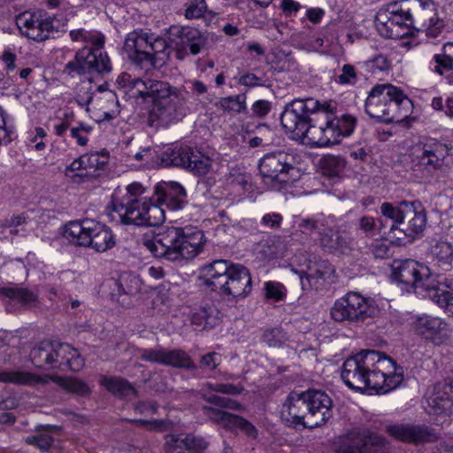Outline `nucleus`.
I'll list each match as a JSON object with an SVG mask.
<instances>
[{
	"label": "nucleus",
	"instance_id": "1",
	"mask_svg": "<svg viewBox=\"0 0 453 453\" xmlns=\"http://www.w3.org/2000/svg\"><path fill=\"white\" fill-rule=\"evenodd\" d=\"M280 122L293 137L306 138L316 147L339 144L357 125L350 114H339L335 102L314 98L294 99L285 106Z\"/></svg>",
	"mask_w": 453,
	"mask_h": 453
},
{
	"label": "nucleus",
	"instance_id": "2",
	"mask_svg": "<svg viewBox=\"0 0 453 453\" xmlns=\"http://www.w3.org/2000/svg\"><path fill=\"white\" fill-rule=\"evenodd\" d=\"M119 91L128 99L142 98L153 103L149 112L148 125L166 127L179 121L185 114V97L173 90L168 83L157 80L132 78L123 73L117 80Z\"/></svg>",
	"mask_w": 453,
	"mask_h": 453
},
{
	"label": "nucleus",
	"instance_id": "3",
	"mask_svg": "<svg viewBox=\"0 0 453 453\" xmlns=\"http://www.w3.org/2000/svg\"><path fill=\"white\" fill-rule=\"evenodd\" d=\"M142 242L155 257L177 261L197 256L203 250L205 239L203 232L196 227L167 225L160 227L152 238L145 234Z\"/></svg>",
	"mask_w": 453,
	"mask_h": 453
},
{
	"label": "nucleus",
	"instance_id": "4",
	"mask_svg": "<svg viewBox=\"0 0 453 453\" xmlns=\"http://www.w3.org/2000/svg\"><path fill=\"white\" fill-rule=\"evenodd\" d=\"M401 10L400 14L388 16L385 13H379L376 19L379 31L385 37L399 38L406 33L404 29L414 27L423 30L427 37L436 38L443 31L445 21L437 17L436 8L433 2L418 1L413 10Z\"/></svg>",
	"mask_w": 453,
	"mask_h": 453
},
{
	"label": "nucleus",
	"instance_id": "5",
	"mask_svg": "<svg viewBox=\"0 0 453 453\" xmlns=\"http://www.w3.org/2000/svg\"><path fill=\"white\" fill-rule=\"evenodd\" d=\"M385 365H390V363L383 359L382 352L363 349L344 361L341 377L349 388L356 391L379 388L383 383L381 372Z\"/></svg>",
	"mask_w": 453,
	"mask_h": 453
},
{
	"label": "nucleus",
	"instance_id": "6",
	"mask_svg": "<svg viewBox=\"0 0 453 453\" xmlns=\"http://www.w3.org/2000/svg\"><path fill=\"white\" fill-rule=\"evenodd\" d=\"M204 284L227 297H245L252 288L250 271L242 265L218 259L203 265Z\"/></svg>",
	"mask_w": 453,
	"mask_h": 453
},
{
	"label": "nucleus",
	"instance_id": "7",
	"mask_svg": "<svg viewBox=\"0 0 453 453\" xmlns=\"http://www.w3.org/2000/svg\"><path fill=\"white\" fill-rule=\"evenodd\" d=\"M365 112L380 122H402L411 113L412 102L403 92L391 84H379L366 98Z\"/></svg>",
	"mask_w": 453,
	"mask_h": 453
},
{
	"label": "nucleus",
	"instance_id": "8",
	"mask_svg": "<svg viewBox=\"0 0 453 453\" xmlns=\"http://www.w3.org/2000/svg\"><path fill=\"white\" fill-rule=\"evenodd\" d=\"M70 37L75 42H90L95 48L84 47L76 53L74 59L65 65V72H67L68 74L75 73L80 75L88 73L93 70L97 73L111 72L110 58L101 51V48L104 43V37L101 34L81 28L72 30Z\"/></svg>",
	"mask_w": 453,
	"mask_h": 453
},
{
	"label": "nucleus",
	"instance_id": "9",
	"mask_svg": "<svg viewBox=\"0 0 453 453\" xmlns=\"http://www.w3.org/2000/svg\"><path fill=\"white\" fill-rule=\"evenodd\" d=\"M63 235L78 246H91L98 252L109 250L113 235L109 228L91 219L71 221L65 225Z\"/></svg>",
	"mask_w": 453,
	"mask_h": 453
},
{
	"label": "nucleus",
	"instance_id": "10",
	"mask_svg": "<svg viewBox=\"0 0 453 453\" xmlns=\"http://www.w3.org/2000/svg\"><path fill=\"white\" fill-rule=\"evenodd\" d=\"M115 212H118L121 223L138 226H156L165 221L164 210L150 199L135 198L115 203Z\"/></svg>",
	"mask_w": 453,
	"mask_h": 453
},
{
	"label": "nucleus",
	"instance_id": "11",
	"mask_svg": "<svg viewBox=\"0 0 453 453\" xmlns=\"http://www.w3.org/2000/svg\"><path fill=\"white\" fill-rule=\"evenodd\" d=\"M393 278L399 283L410 289H421L428 292V296L439 288L438 281L441 280L442 275H433L428 267L418 263L415 260L408 259L398 262L393 269Z\"/></svg>",
	"mask_w": 453,
	"mask_h": 453
},
{
	"label": "nucleus",
	"instance_id": "12",
	"mask_svg": "<svg viewBox=\"0 0 453 453\" xmlns=\"http://www.w3.org/2000/svg\"><path fill=\"white\" fill-rule=\"evenodd\" d=\"M161 162L165 166L181 167L196 176L207 174L212 166L211 158L202 151L181 145L166 148L161 154Z\"/></svg>",
	"mask_w": 453,
	"mask_h": 453
},
{
	"label": "nucleus",
	"instance_id": "13",
	"mask_svg": "<svg viewBox=\"0 0 453 453\" xmlns=\"http://www.w3.org/2000/svg\"><path fill=\"white\" fill-rule=\"evenodd\" d=\"M294 156L283 150L265 154L258 163V169L265 185L274 190L286 187L289 172L294 170Z\"/></svg>",
	"mask_w": 453,
	"mask_h": 453
},
{
	"label": "nucleus",
	"instance_id": "14",
	"mask_svg": "<svg viewBox=\"0 0 453 453\" xmlns=\"http://www.w3.org/2000/svg\"><path fill=\"white\" fill-rule=\"evenodd\" d=\"M372 301L358 292H348L337 299L331 308L330 314L336 322H363L376 313Z\"/></svg>",
	"mask_w": 453,
	"mask_h": 453
},
{
	"label": "nucleus",
	"instance_id": "15",
	"mask_svg": "<svg viewBox=\"0 0 453 453\" xmlns=\"http://www.w3.org/2000/svg\"><path fill=\"white\" fill-rule=\"evenodd\" d=\"M49 380H54L65 390L81 396L88 395L91 392L89 387L84 381L74 377H42L26 372L0 371V382L3 383L30 386L36 384H45L49 381Z\"/></svg>",
	"mask_w": 453,
	"mask_h": 453
},
{
	"label": "nucleus",
	"instance_id": "16",
	"mask_svg": "<svg viewBox=\"0 0 453 453\" xmlns=\"http://www.w3.org/2000/svg\"><path fill=\"white\" fill-rule=\"evenodd\" d=\"M384 437L368 429L354 428L341 439L338 453H386Z\"/></svg>",
	"mask_w": 453,
	"mask_h": 453
},
{
	"label": "nucleus",
	"instance_id": "17",
	"mask_svg": "<svg viewBox=\"0 0 453 453\" xmlns=\"http://www.w3.org/2000/svg\"><path fill=\"white\" fill-rule=\"evenodd\" d=\"M169 47L176 51V57L183 59L188 51L197 55L207 43V37L193 27L171 26L168 30Z\"/></svg>",
	"mask_w": 453,
	"mask_h": 453
},
{
	"label": "nucleus",
	"instance_id": "18",
	"mask_svg": "<svg viewBox=\"0 0 453 453\" xmlns=\"http://www.w3.org/2000/svg\"><path fill=\"white\" fill-rule=\"evenodd\" d=\"M138 352L142 361L191 371H195L198 367L191 357L180 349H168L157 347L155 349H139Z\"/></svg>",
	"mask_w": 453,
	"mask_h": 453
},
{
	"label": "nucleus",
	"instance_id": "19",
	"mask_svg": "<svg viewBox=\"0 0 453 453\" xmlns=\"http://www.w3.org/2000/svg\"><path fill=\"white\" fill-rule=\"evenodd\" d=\"M304 393L308 404L307 428L323 426L332 417V399L320 390H308Z\"/></svg>",
	"mask_w": 453,
	"mask_h": 453
},
{
	"label": "nucleus",
	"instance_id": "20",
	"mask_svg": "<svg viewBox=\"0 0 453 453\" xmlns=\"http://www.w3.org/2000/svg\"><path fill=\"white\" fill-rule=\"evenodd\" d=\"M300 277L303 290L323 289L331 280L334 267L327 260H318L311 263L306 272L294 271Z\"/></svg>",
	"mask_w": 453,
	"mask_h": 453
},
{
	"label": "nucleus",
	"instance_id": "21",
	"mask_svg": "<svg viewBox=\"0 0 453 453\" xmlns=\"http://www.w3.org/2000/svg\"><path fill=\"white\" fill-rule=\"evenodd\" d=\"M16 25L23 35L37 42L47 40L54 28L50 19H40L30 12L19 14L16 17Z\"/></svg>",
	"mask_w": 453,
	"mask_h": 453
},
{
	"label": "nucleus",
	"instance_id": "22",
	"mask_svg": "<svg viewBox=\"0 0 453 453\" xmlns=\"http://www.w3.org/2000/svg\"><path fill=\"white\" fill-rule=\"evenodd\" d=\"M308 404L305 393L292 392L288 395L281 410V418L289 427L307 428Z\"/></svg>",
	"mask_w": 453,
	"mask_h": 453
},
{
	"label": "nucleus",
	"instance_id": "23",
	"mask_svg": "<svg viewBox=\"0 0 453 453\" xmlns=\"http://www.w3.org/2000/svg\"><path fill=\"white\" fill-rule=\"evenodd\" d=\"M387 432L397 441L414 444L433 442L438 439L437 434L425 425H391L387 427Z\"/></svg>",
	"mask_w": 453,
	"mask_h": 453
},
{
	"label": "nucleus",
	"instance_id": "24",
	"mask_svg": "<svg viewBox=\"0 0 453 453\" xmlns=\"http://www.w3.org/2000/svg\"><path fill=\"white\" fill-rule=\"evenodd\" d=\"M51 356V369L79 372L85 364L79 351L67 343H53Z\"/></svg>",
	"mask_w": 453,
	"mask_h": 453
},
{
	"label": "nucleus",
	"instance_id": "25",
	"mask_svg": "<svg viewBox=\"0 0 453 453\" xmlns=\"http://www.w3.org/2000/svg\"><path fill=\"white\" fill-rule=\"evenodd\" d=\"M448 155V148L444 143L434 142L418 146L412 152V160L429 170L437 169Z\"/></svg>",
	"mask_w": 453,
	"mask_h": 453
},
{
	"label": "nucleus",
	"instance_id": "26",
	"mask_svg": "<svg viewBox=\"0 0 453 453\" xmlns=\"http://www.w3.org/2000/svg\"><path fill=\"white\" fill-rule=\"evenodd\" d=\"M208 446L202 437L193 434H170L165 442V453H200Z\"/></svg>",
	"mask_w": 453,
	"mask_h": 453
},
{
	"label": "nucleus",
	"instance_id": "27",
	"mask_svg": "<svg viewBox=\"0 0 453 453\" xmlns=\"http://www.w3.org/2000/svg\"><path fill=\"white\" fill-rule=\"evenodd\" d=\"M150 39H153V35L131 33L126 38L123 50L130 60L138 64L150 61Z\"/></svg>",
	"mask_w": 453,
	"mask_h": 453
},
{
	"label": "nucleus",
	"instance_id": "28",
	"mask_svg": "<svg viewBox=\"0 0 453 453\" xmlns=\"http://www.w3.org/2000/svg\"><path fill=\"white\" fill-rule=\"evenodd\" d=\"M402 204L407 207V210L413 211L411 214H406L408 219L406 225L400 231L403 232L405 236L415 238L423 232L426 225V214L419 201L407 202L403 201Z\"/></svg>",
	"mask_w": 453,
	"mask_h": 453
},
{
	"label": "nucleus",
	"instance_id": "29",
	"mask_svg": "<svg viewBox=\"0 0 453 453\" xmlns=\"http://www.w3.org/2000/svg\"><path fill=\"white\" fill-rule=\"evenodd\" d=\"M320 247L329 253H344L352 249V241L348 234L334 231L327 226L319 238Z\"/></svg>",
	"mask_w": 453,
	"mask_h": 453
},
{
	"label": "nucleus",
	"instance_id": "30",
	"mask_svg": "<svg viewBox=\"0 0 453 453\" xmlns=\"http://www.w3.org/2000/svg\"><path fill=\"white\" fill-rule=\"evenodd\" d=\"M445 327L446 323L441 319L427 315L417 318L413 323V328L417 334L436 343L441 339L440 334Z\"/></svg>",
	"mask_w": 453,
	"mask_h": 453
},
{
	"label": "nucleus",
	"instance_id": "31",
	"mask_svg": "<svg viewBox=\"0 0 453 453\" xmlns=\"http://www.w3.org/2000/svg\"><path fill=\"white\" fill-rule=\"evenodd\" d=\"M156 193L159 196L158 200L173 210L181 209L185 203L186 191L178 182L171 181L157 186Z\"/></svg>",
	"mask_w": 453,
	"mask_h": 453
},
{
	"label": "nucleus",
	"instance_id": "32",
	"mask_svg": "<svg viewBox=\"0 0 453 453\" xmlns=\"http://www.w3.org/2000/svg\"><path fill=\"white\" fill-rule=\"evenodd\" d=\"M383 359L388 360L390 365H384V372H381L383 383L379 388H371V390H374L377 393H387L398 387L403 380V373L397 372L395 361L384 353Z\"/></svg>",
	"mask_w": 453,
	"mask_h": 453
},
{
	"label": "nucleus",
	"instance_id": "33",
	"mask_svg": "<svg viewBox=\"0 0 453 453\" xmlns=\"http://www.w3.org/2000/svg\"><path fill=\"white\" fill-rule=\"evenodd\" d=\"M438 283L439 288L430 294V299L453 315V279L443 276Z\"/></svg>",
	"mask_w": 453,
	"mask_h": 453
},
{
	"label": "nucleus",
	"instance_id": "34",
	"mask_svg": "<svg viewBox=\"0 0 453 453\" xmlns=\"http://www.w3.org/2000/svg\"><path fill=\"white\" fill-rule=\"evenodd\" d=\"M432 257L436 265L444 271L453 268V246L450 242L439 240L430 247Z\"/></svg>",
	"mask_w": 453,
	"mask_h": 453
},
{
	"label": "nucleus",
	"instance_id": "35",
	"mask_svg": "<svg viewBox=\"0 0 453 453\" xmlns=\"http://www.w3.org/2000/svg\"><path fill=\"white\" fill-rule=\"evenodd\" d=\"M0 295L23 306L32 305L38 300V296L35 293L27 288H19L17 286L1 288Z\"/></svg>",
	"mask_w": 453,
	"mask_h": 453
},
{
	"label": "nucleus",
	"instance_id": "36",
	"mask_svg": "<svg viewBox=\"0 0 453 453\" xmlns=\"http://www.w3.org/2000/svg\"><path fill=\"white\" fill-rule=\"evenodd\" d=\"M296 223L298 230L293 233V235H296L297 232L300 231L307 236L318 233L319 237H321L326 227L328 226L327 220L323 215H317L311 218H300Z\"/></svg>",
	"mask_w": 453,
	"mask_h": 453
},
{
	"label": "nucleus",
	"instance_id": "37",
	"mask_svg": "<svg viewBox=\"0 0 453 453\" xmlns=\"http://www.w3.org/2000/svg\"><path fill=\"white\" fill-rule=\"evenodd\" d=\"M52 342H42L30 351V359L35 366L42 369H51Z\"/></svg>",
	"mask_w": 453,
	"mask_h": 453
},
{
	"label": "nucleus",
	"instance_id": "38",
	"mask_svg": "<svg viewBox=\"0 0 453 453\" xmlns=\"http://www.w3.org/2000/svg\"><path fill=\"white\" fill-rule=\"evenodd\" d=\"M380 211L383 216L393 220V225L390 227L391 231L400 230V225L403 224L406 214H411L413 211L407 210L406 206L399 203L397 206H394L390 203H383L380 206Z\"/></svg>",
	"mask_w": 453,
	"mask_h": 453
},
{
	"label": "nucleus",
	"instance_id": "39",
	"mask_svg": "<svg viewBox=\"0 0 453 453\" xmlns=\"http://www.w3.org/2000/svg\"><path fill=\"white\" fill-rule=\"evenodd\" d=\"M215 312L216 310L213 307H202L192 314L191 323L197 327H201L202 330L211 329L219 322Z\"/></svg>",
	"mask_w": 453,
	"mask_h": 453
},
{
	"label": "nucleus",
	"instance_id": "40",
	"mask_svg": "<svg viewBox=\"0 0 453 453\" xmlns=\"http://www.w3.org/2000/svg\"><path fill=\"white\" fill-rule=\"evenodd\" d=\"M119 295L132 296L137 293L141 288V280L129 272L119 273L117 280Z\"/></svg>",
	"mask_w": 453,
	"mask_h": 453
},
{
	"label": "nucleus",
	"instance_id": "41",
	"mask_svg": "<svg viewBox=\"0 0 453 453\" xmlns=\"http://www.w3.org/2000/svg\"><path fill=\"white\" fill-rule=\"evenodd\" d=\"M216 106L224 111L244 112L246 110V96L245 94H240L221 98L216 103Z\"/></svg>",
	"mask_w": 453,
	"mask_h": 453
},
{
	"label": "nucleus",
	"instance_id": "42",
	"mask_svg": "<svg viewBox=\"0 0 453 453\" xmlns=\"http://www.w3.org/2000/svg\"><path fill=\"white\" fill-rule=\"evenodd\" d=\"M451 407L450 401H445V399L430 393L426 398L425 409L429 415H441L449 411Z\"/></svg>",
	"mask_w": 453,
	"mask_h": 453
},
{
	"label": "nucleus",
	"instance_id": "43",
	"mask_svg": "<svg viewBox=\"0 0 453 453\" xmlns=\"http://www.w3.org/2000/svg\"><path fill=\"white\" fill-rule=\"evenodd\" d=\"M83 157V162H85L86 170L96 171L102 169L110 159V153L105 150L98 152H91L85 154Z\"/></svg>",
	"mask_w": 453,
	"mask_h": 453
},
{
	"label": "nucleus",
	"instance_id": "44",
	"mask_svg": "<svg viewBox=\"0 0 453 453\" xmlns=\"http://www.w3.org/2000/svg\"><path fill=\"white\" fill-rule=\"evenodd\" d=\"M229 426L227 427L228 430L235 431L240 430L246 436L256 439L257 436V428L247 419L244 418L234 414L233 417L230 419Z\"/></svg>",
	"mask_w": 453,
	"mask_h": 453
},
{
	"label": "nucleus",
	"instance_id": "45",
	"mask_svg": "<svg viewBox=\"0 0 453 453\" xmlns=\"http://www.w3.org/2000/svg\"><path fill=\"white\" fill-rule=\"evenodd\" d=\"M430 68L440 75L453 70V56L448 54H435L430 62Z\"/></svg>",
	"mask_w": 453,
	"mask_h": 453
},
{
	"label": "nucleus",
	"instance_id": "46",
	"mask_svg": "<svg viewBox=\"0 0 453 453\" xmlns=\"http://www.w3.org/2000/svg\"><path fill=\"white\" fill-rule=\"evenodd\" d=\"M203 414L211 421L217 424L222 425L225 428L227 429L230 419L233 417V413L219 410L216 407L211 406H203Z\"/></svg>",
	"mask_w": 453,
	"mask_h": 453
},
{
	"label": "nucleus",
	"instance_id": "47",
	"mask_svg": "<svg viewBox=\"0 0 453 453\" xmlns=\"http://www.w3.org/2000/svg\"><path fill=\"white\" fill-rule=\"evenodd\" d=\"M263 340L270 347H280L288 342V337L281 328L276 327L265 331L263 334Z\"/></svg>",
	"mask_w": 453,
	"mask_h": 453
},
{
	"label": "nucleus",
	"instance_id": "48",
	"mask_svg": "<svg viewBox=\"0 0 453 453\" xmlns=\"http://www.w3.org/2000/svg\"><path fill=\"white\" fill-rule=\"evenodd\" d=\"M26 442L35 445L41 450H48L53 442V438L47 432H38L36 434L29 435L25 439Z\"/></svg>",
	"mask_w": 453,
	"mask_h": 453
},
{
	"label": "nucleus",
	"instance_id": "49",
	"mask_svg": "<svg viewBox=\"0 0 453 453\" xmlns=\"http://www.w3.org/2000/svg\"><path fill=\"white\" fill-rule=\"evenodd\" d=\"M265 297L279 302L286 296V288L283 284L276 281H267L265 283Z\"/></svg>",
	"mask_w": 453,
	"mask_h": 453
},
{
	"label": "nucleus",
	"instance_id": "50",
	"mask_svg": "<svg viewBox=\"0 0 453 453\" xmlns=\"http://www.w3.org/2000/svg\"><path fill=\"white\" fill-rule=\"evenodd\" d=\"M203 399L207 403L219 408L230 410H239L241 408V404L237 401L228 397H222L216 395H204Z\"/></svg>",
	"mask_w": 453,
	"mask_h": 453
},
{
	"label": "nucleus",
	"instance_id": "51",
	"mask_svg": "<svg viewBox=\"0 0 453 453\" xmlns=\"http://www.w3.org/2000/svg\"><path fill=\"white\" fill-rule=\"evenodd\" d=\"M206 387L211 391L231 395H238L244 391V387L241 384L234 385L232 383H207Z\"/></svg>",
	"mask_w": 453,
	"mask_h": 453
},
{
	"label": "nucleus",
	"instance_id": "52",
	"mask_svg": "<svg viewBox=\"0 0 453 453\" xmlns=\"http://www.w3.org/2000/svg\"><path fill=\"white\" fill-rule=\"evenodd\" d=\"M357 229L361 231L366 237H373L377 234V224L374 218L370 216L360 217L356 224Z\"/></svg>",
	"mask_w": 453,
	"mask_h": 453
},
{
	"label": "nucleus",
	"instance_id": "53",
	"mask_svg": "<svg viewBox=\"0 0 453 453\" xmlns=\"http://www.w3.org/2000/svg\"><path fill=\"white\" fill-rule=\"evenodd\" d=\"M433 395L440 396V398L445 399V401H450L452 403L453 398V380H445L443 381L437 382L431 392Z\"/></svg>",
	"mask_w": 453,
	"mask_h": 453
},
{
	"label": "nucleus",
	"instance_id": "54",
	"mask_svg": "<svg viewBox=\"0 0 453 453\" xmlns=\"http://www.w3.org/2000/svg\"><path fill=\"white\" fill-rule=\"evenodd\" d=\"M345 168V161L334 156H330L324 160V169L331 176L339 175Z\"/></svg>",
	"mask_w": 453,
	"mask_h": 453
},
{
	"label": "nucleus",
	"instance_id": "55",
	"mask_svg": "<svg viewBox=\"0 0 453 453\" xmlns=\"http://www.w3.org/2000/svg\"><path fill=\"white\" fill-rule=\"evenodd\" d=\"M206 9L205 0H190L185 12V17L189 19H199L203 16Z\"/></svg>",
	"mask_w": 453,
	"mask_h": 453
},
{
	"label": "nucleus",
	"instance_id": "56",
	"mask_svg": "<svg viewBox=\"0 0 453 453\" xmlns=\"http://www.w3.org/2000/svg\"><path fill=\"white\" fill-rule=\"evenodd\" d=\"M116 393L128 399L137 396V391L131 383L122 378L115 377V394Z\"/></svg>",
	"mask_w": 453,
	"mask_h": 453
},
{
	"label": "nucleus",
	"instance_id": "57",
	"mask_svg": "<svg viewBox=\"0 0 453 453\" xmlns=\"http://www.w3.org/2000/svg\"><path fill=\"white\" fill-rule=\"evenodd\" d=\"M357 81L355 67L346 64L342 67V73L336 78V82L341 85H354Z\"/></svg>",
	"mask_w": 453,
	"mask_h": 453
},
{
	"label": "nucleus",
	"instance_id": "58",
	"mask_svg": "<svg viewBox=\"0 0 453 453\" xmlns=\"http://www.w3.org/2000/svg\"><path fill=\"white\" fill-rule=\"evenodd\" d=\"M221 356L217 352H209L203 355L199 361V367L203 370L213 371L220 364Z\"/></svg>",
	"mask_w": 453,
	"mask_h": 453
},
{
	"label": "nucleus",
	"instance_id": "59",
	"mask_svg": "<svg viewBox=\"0 0 453 453\" xmlns=\"http://www.w3.org/2000/svg\"><path fill=\"white\" fill-rule=\"evenodd\" d=\"M370 250L375 258H388L390 256V246L386 241L377 240L370 248Z\"/></svg>",
	"mask_w": 453,
	"mask_h": 453
},
{
	"label": "nucleus",
	"instance_id": "60",
	"mask_svg": "<svg viewBox=\"0 0 453 453\" xmlns=\"http://www.w3.org/2000/svg\"><path fill=\"white\" fill-rule=\"evenodd\" d=\"M91 131L89 126L81 124L79 127L71 128V136L77 140V143L85 146L88 142L87 134Z\"/></svg>",
	"mask_w": 453,
	"mask_h": 453
},
{
	"label": "nucleus",
	"instance_id": "61",
	"mask_svg": "<svg viewBox=\"0 0 453 453\" xmlns=\"http://www.w3.org/2000/svg\"><path fill=\"white\" fill-rule=\"evenodd\" d=\"M282 221V216L279 213H267L261 219V224L268 228H279Z\"/></svg>",
	"mask_w": 453,
	"mask_h": 453
},
{
	"label": "nucleus",
	"instance_id": "62",
	"mask_svg": "<svg viewBox=\"0 0 453 453\" xmlns=\"http://www.w3.org/2000/svg\"><path fill=\"white\" fill-rule=\"evenodd\" d=\"M167 46H169V41L166 42L160 37H155L153 35V39H150V61L152 60L153 55L163 52Z\"/></svg>",
	"mask_w": 453,
	"mask_h": 453
},
{
	"label": "nucleus",
	"instance_id": "63",
	"mask_svg": "<svg viewBox=\"0 0 453 453\" xmlns=\"http://www.w3.org/2000/svg\"><path fill=\"white\" fill-rule=\"evenodd\" d=\"M271 110V103L266 100H258L252 105L254 114L258 117L266 116Z\"/></svg>",
	"mask_w": 453,
	"mask_h": 453
},
{
	"label": "nucleus",
	"instance_id": "64",
	"mask_svg": "<svg viewBox=\"0 0 453 453\" xmlns=\"http://www.w3.org/2000/svg\"><path fill=\"white\" fill-rule=\"evenodd\" d=\"M372 68L387 71L390 68V61L383 55H378L369 61Z\"/></svg>",
	"mask_w": 453,
	"mask_h": 453
}]
</instances>
